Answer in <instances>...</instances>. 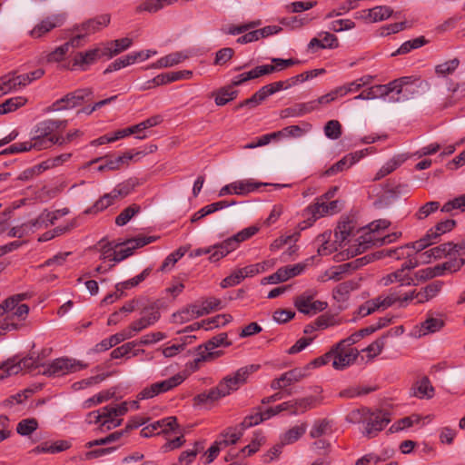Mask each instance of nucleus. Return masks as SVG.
Returning <instances> with one entry per match:
<instances>
[{
  "mask_svg": "<svg viewBox=\"0 0 465 465\" xmlns=\"http://www.w3.org/2000/svg\"><path fill=\"white\" fill-rule=\"evenodd\" d=\"M260 365L252 364L239 369L233 376L223 378L216 387L196 395L193 398L194 403L197 405L213 403L219 399L229 395L231 391H237L246 381L248 376L258 371Z\"/></svg>",
  "mask_w": 465,
  "mask_h": 465,
  "instance_id": "nucleus-1",
  "label": "nucleus"
},
{
  "mask_svg": "<svg viewBox=\"0 0 465 465\" xmlns=\"http://www.w3.org/2000/svg\"><path fill=\"white\" fill-rule=\"evenodd\" d=\"M231 345L232 341H228L227 333H219L207 341L203 345L198 346V357L194 361L197 364L201 361H207L220 357L223 352L222 351H213V350L219 346L229 347Z\"/></svg>",
  "mask_w": 465,
  "mask_h": 465,
  "instance_id": "nucleus-2",
  "label": "nucleus"
},
{
  "mask_svg": "<svg viewBox=\"0 0 465 465\" xmlns=\"http://www.w3.org/2000/svg\"><path fill=\"white\" fill-rule=\"evenodd\" d=\"M87 364L80 361L58 358L54 360L50 364L45 365L42 373L49 377H60L68 373L85 369Z\"/></svg>",
  "mask_w": 465,
  "mask_h": 465,
  "instance_id": "nucleus-3",
  "label": "nucleus"
},
{
  "mask_svg": "<svg viewBox=\"0 0 465 465\" xmlns=\"http://www.w3.org/2000/svg\"><path fill=\"white\" fill-rule=\"evenodd\" d=\"M40 366L45 367V365L40 362L39 356L36 358L25 357L20 360L17 357L10 358L5 361V374H0V380L17 374L24 369L31 371Z\"/></svg>",
  "mask_w": 465,
  "mask_h": 465,
  "instance_id": "nucleus-4",
  "label": "nucleus"
},
{
  "mask_svg": "<svg viewBox=\"0 0 465 465\" xmlns=\"http://www.w3.org/2000/svg\"><path fill=\"white\" fill-rule=\"evenodd\" d=\"M391 421L390 412L383 410H377L371 413L366 420L364 435L368 438L375 437Z\"/></svg>",
  "mask_w": 465,
  "mask_h": 465,
  "instance_id": "nucleus-5",
  "label": "nucleus"
},
{
  "mask_svg": "<svg viewBox=\"0 0 465 465\" xmlns=\"http://www.w3.org/2000/svg\"><path fill=\"white\" fill-rule=\"evenodd\" d=\"M332 352V366L336 370H343L353 363L358 356L359 351L356 348L338 347V343L331 350Z\"/></svg>",
  "mask_w": 465,
  "mask_h": 465,
  "instance_id": "nucleus-6",
  "label": "nucleus"
},
{
  "mask_svg": "<svg viewBox=\"0 0 465 465\" xmlns=\"http://www.w3.org/2000/svg\"><path fill=\"white\" fill-rule=\"evenodd\" d=\"M357 242L358 244L356 245L355 250L351 251L352 255L361 254L373 246H381L391 243L395 241L392 240L391 233L381 237L373 235L371 232H364L358 238Z\"/></svg>",
  "mask_w": 465,
  "mask_h": 465,
  "instance_id": "nucleus-7",
  "label": "nucleus"
},
{
  "mask_svg": "<svg viewBox=\"0 0 465 465\" xmlns=\"http://www.w3.org/2000/svg\"><path fill=\"white\" fill-rule=\"evenodd\" d=\"M294 306L303 314L313 315L324 311L328 304L325 302L314 301L312 294L302 293L295 298Z\"/></svg>",
  "mask_w": 465,
  "mask_h": 465,
  "instance_id": "nucleus-8",
  "label": "nucleus"
},
{
  "mask_svg": "<svg viewBox=\"0 0 465 465\" xmlns=\"http://www.w3.org/2000/svg\"><path fill=\"white\" fill-rule=\"evenodd\" d=\"M66 19L65 14L52 15L38 23L29 33L33 38H41L56 27L62 26Z\"/></svg>",
  "mask_w": 465,
  "mask_h": 465,
  "instance_id": "nucleus-9",
  "label": "nucleus"
},
{
  "mask_svg": "<svg viewBox=\"0 0 465 465\" xmlns=\"http://www.w3.org/2000/svg\"><path fill=\"white\" fill-rule=\"evenodd\" d=\"M92 95L93 90L91 88L78 89L56 101L54 105H57L58 110L74 108L82 104L84 102L90 101Z\"/></svg>",
  "mask_w": 465,
  "mask_h": 465,
  "instance_id": "nucleus-10",
  "label": "nucleus"
},
{
  "mask_svg": "<svg viewBox=\"0 0 465 465\" xmlns=\"http://www.w3.org/2000/svg\"><path fill=\"white\" fill-rule=\"evenodd\" d=\"M371 151L372 148H366L361 151H357L355 153L346 154L341 160H339L337 163H335L330 168H328L324 172V175L332 176L349 169L355 163H357L360 159L364 157L367 153H369Z\"/></svg>",
  "mask_w": 465,
  "mask_h": 465,
  "instance_id": "nucleus-11",
  "label": "nucleus"
},
{
  "mask_svg": "<svg viewBox=\"0 0 465 465\" xmlns=\"http://www.w3.org/2000/svg\"><path fill=\"white\" fill-rule=\"evenodd\" d=\"M159 310L160 305L158 302H154L151 305L145 307L143 310V313H144V315L132 322V330L138 333L147 327L153 325L161 317Z\"/></svg>",
  "mask_w": 465,
  "mask_h": 465,
  "instance_id": "nucleus-12",
  "label": "nucleus"
},
{
  "mask_svg": "<svg viewBox=\"0 0 465 465\" xmlns=\"http://www.w3.org/2000/svg\"><path fill=\"white\" fill-rule=\"evenodd\" d=\"M262 185H268V183H243V182H234L230 184L223 186L219 191V196H224L226 194H238V195H245L251 192L255 191Z\"/></svg>",
  "mask_w": 465,
  "mask_h": 465,
  "instance_id": "nucleus-13",
  "label": "nucleus"
},
{
  "mask_svg": "<svg viewBox=\"0 0 465 465\" xmlns=\"http://www.w3.org/2000/svg\"><path fill=\"white\" fill-rule=\"evenodd\" d=\"M322 396H307L304 398L295 399L289 401L291 407V415H297L299 413H304L310 409L316 408L322 403Z\"/></svg>",
  "mask_w": 465,
  "mask_h": 465,
  "instance_id": "nucleus-14",
  "label": "nucleus"
},
{
  "mask_svg": "<svg viewBox=\"0 0 465 465\" xmlns=\"http://www.w3.org/2000/svg\"><path fill=\"white\" fill-rule=\"evenodd\" d=\"M111 22V15L109 14H103L94 18H90L80 25L75 26V30L84 31L85 35L94 34L100 31L102 28L106 27Z\"/></svg>",
  "mask_w": 465,
  "mask_h": 465,
  "instance_id": "nucleus-15",
  "label": "nucleus"
},
{
  "mask_svg": "<svg viewBox=\"0 0 465 465\" xmlns=\"http://www.w3.org/2000/svg\"><path fill=\"white\" fill-rule=\"evenodd\" d=\"M106 56L104 47H97L86 52L77 53L74 58V65H78L82 70H86L87 66L94 63L98 58Z\"/></svg>",
  "mask_w": 465,
  "mask_h": 465,
  "instance_id": "nucleus-16",
  "label": "nucleus"
},
{
  "mask_svg": "<svg viewBox=\"0 0 465 465\" xmlns=\"http://www.w3.org/2000/svg\"><path fill=\"white\" fill-rule=\"evenodd\" d=\"M29 312V307L25 303H18L15 309L9 311L7 316L1 322V328L5 331L16 330L18 327L17 323H15L13 320L17 318L19 321L25 320Z\"/></svg>",
  "mask_w": 465,
  "mask_h": 465,
  "instance_id": "nucleus-17",
  "label": "nucleus"
},
{
  "mask_svg": "<svg viewBox=\"0 0 465 465\" xmlns=\"http://www.w3.org/2000/svg\"><path fill=\"white\" fill-rule=\"evenodd\" d=\"M272 73H274V67H272L271 64L259 65L249 72H245L235 76L232 80V85H241L249 80L256 79Z\"/></svg>",
  "mask_w": 465,
  "mask_h": 465,
  "instance_id": "nucleus-18",
  "label": "nucleus"
},
{
  "mask_svg": "<svg viewBox=\"0 0 465 465\" xmlns=\"http://www.w3.org/2000/svg\"><path fill=\"white\" fill-rule=\"evenodd\" d=\"M67 121L47 119L36 125L35 134L40 137L54 136L53 133L58 129H63L66 126Z\"/></svg>",
  "mask_w": 465,
  "mask_h": 465,
  "instance_id": "nucleus-19",
  "label": "nucleus"
},
{
  "mask_svg": "<svg viewBox=\"0 0 465 465\" xmlns=\"http://www.w3.org/2000/svg\"><path fill=\"white\" fill-rule=\"evenodd\" d=\"M134 154L131 152H126L123 155H119L117 157H111V156H104V157H99L96 158L91 162L88 163L89 165L98 163L100 161L105 162V167H107V170H118L123 166L124 164H127L129 161H131L134 158Z\"/></svg>",
  "mask_w": 465,
  "mask_h": 465,
  "instance_id": "nucleus-20",
  "label": "nucleus"
},
{
  "mask_svg": "<svg viewBox=\"0 0 465 465\" xmlns=\"http://www.w3.org/2000/svg\"><path fill=\"white\" fill-rule=\"evenodd\" d=\"M381 282L385 286H388L393 282H398L399 284L408 286L414 284L413 277L401 267L395 272L382 277Z\"/></svg>",
  "mask_w": 465,
  "mask_h": 465,
  "instance_id": "nucleus-21",
  "label": "nucleus"
},
{
  "mask_svg": "<svg viewBox=\"0 0 465 465\" xmlns=\"http://www.w3.org/2000/svg\"><path fill=\"white\" fill-rule=\"evenodd\" d=\"M132 39L128 37H124L106 43V45L104 46L106 56L111 58L117 55L123 51L128 49L132 45Z\"/></svg>",
  "mask_w": 465,
  "mask_h": 465,
  "instance_id": "nucleus-22",
  "label": "nucleus"
},
{
  "mask_svg": "<svg viewBox=\"0 0 465 465\" xmlns=\"http://www.w3.org/2000/svg\"><path fill=\"white\" fill-rule=\"evenodd\" d=\"M233 86L232 83L230 85L223 86L212 94L214 96L216 105L223 106L237 97L238 91L233 90Z\"/></svg>",
  "mask_w": 465,
  "mask_h": 465,
  "instance_id": "nucleus-23",
  "label": "nucleus"
},
{
  "mask_svg": "<svg viewBox=\"0 0 465 465\" xmlns=\"http://www.w3.org/2000/svg\"><path fill=\"white\" fill-rule=\"evenodd\" d=\"M454 252L453 250V242H449L445 243H441L439 246L431 248L430 250L423 252L420 256L425 257L424 262H430L431 257L435 259H440L442 257H446Z\"/></svg>",
  "mask_w": 465,
  "mask_h": 465,
  "instance_id": "nucleus-24",
  "label": "nucleus"
},
{
  "mask_svg": "<svg viewBox=\"0 0 465 465\" xmlns=\"http://www.w3.org/2000/svg\"><path fill=\"white\" fill-rule=\"evenodd\" d=\"M362 13L367 14L369 23H376L389 18L392 15L393 10L387 5H378L371 9L362 10Z\"/></svg>",
  "mask_w": 465,
  "mask_h": 465,
  "instance_id": "nucleus-25",
  "label": "nucleus"
},
{
  "mask_svg": "<svg viewBox=\"0 0 465 465\" xmlns=\"http://www.w3.org/2000/svg\"><path fill=\"white\" fill-rule=\"evenodd\" d=\"M208 314V311L203 309L202 305L190 304L178 313H174L173 317L179 316L182 322H187L191 318H198Z\"/></svg>",
  "mask_w": 465,
  "mask_h": 465,
  "instance_id": "nucleus-26",
  "label": "nucleus"
},
{
  "mask_svg": "<svg viewBox=\"0 0 465 465\" xmlns=\"http://www.w3.org/2000/svg\"><path fill=\"white\" fill-rule=\"evenodd\" d=\"M138 56H141V54L132 53L121 58H118L107 66V68L104 71V74H107L114 71L120 70L121 68H124L127 65H130L138 60Z\"/></svg>",
  "mask_w": 465,
  "mask_h": 465,
  "instance_id": "nucleus-27",
  "label": "nucleus"
},
{
  "mask_svg": "<svg viewBox=\"0 0 465 465\" xmlns=\"http://www.w3.org/2000/svg\"><path fill=\"white\" fill-rule=\"evenodd\" d=\"M211 247L213 248V251L210 252L209 260L213 262L220 261L222 258L234 250L227 239L221 243Z\"/></svg>",
  "mask_w": 465,
  "mask_h": 465,
  "instance_id": "nucleus-28",
  "label": "nucleus"
},
{
  "mask_svg": "<svg viewBox=\"0 0 465 465\" xmlns=\"http://www.w3.org/2000/svg\"><path fill=\"white\" fill-rule=\"evenodd\" d=\"M308 375V372L303 368H294L290 370L280 376V381H283L285 386H290L292 383L299 382Z\"/></svg>",
  "mask_w": 465,
  "mask_h": 465,
  "instance_id": "nucleus-29",
  "label": "nucleus"
},
{
  "mask_svg": "<svg viewBox=\"0 0 465 465\" xmlns=\"http://www.w3.org/2000/svg\"><path fill=\"white\" fill-rule=\"evenodd\" d=\"M356 287L351 281L343 282L338 284L332 291L333 298L338 302H344L348 299L349 294Z\"/></svg>",
  "mask_w": 465,
  "mask_h": 465,
  "instance_id": "nucleus-30",
  "label": "nucleus"
},
{
  "mask_svg": "<svg viewBox=\"0 0 465 465\" xmlns=\"http://www.w3.org/2000/svg\"><path fill=\"white\" fill-rule=\"evenodd\" d=\"M27 99L23 96H15L5 100L0 104V114H6L15 112L18 108L24 106Z\"/></svg>",
  "mask_w": 465,
  "mask_h": 465,
  "instance_id": "nucleus-31",
  "label": "nucleus"
},
{
  "mask_svg": "<svg viewBox=\"0 0 465 465\" xmlns=\"http://www.w3.org/2000/svg\"><path fill=\"white\" fill-rule=\"evenodd\" d=\"M428 42L429 41L424 36H420L418 38L406 41L398 48L396 52L391 54V56L408 54L413 49H417L425 45L426 44H428Z\"/></svg>",
  "mask_w": 465,
  "mask_h": 465,
  "instance_id": "nucleus-32",
  "label": "nucleus"
},
{
  "mask_svg": "<svg viewBox=\"0 0 465 465\" xmlns=\"http://www.w3.org/2000/svg\"><path fill=\"white\" fill-rule=\"evenodd\" d=\"M141 211L140 205L133 203L124 208L115 218V223L118 226L125 225L135 214Z\"/></svg>",
  "mask_w": 465,
  "mask_h": 465,
  "instance_id": "nucleus-33",
  "label": "nucleus"
},
{
  "mask_svg": "<svg viewBox=\"0 0 465 465\" xmlns=\"http://www.w3.org/2000/svg\"><path fill=\"white\" fill-rule=\"evenodd\" d=\"M306 423L296 425L288 430L282 437V444H291L298 440L306 431Z\"/></svg>",
  "mask_w": 465,
  "mask_h": 465,
  "instance_id": "nucleus-34",
  "label": "nucleus"
},
{
  "mask_svg": "<svg viewBox=\"0 0 465 465\" xmlns=\"http://www.w3.org/2000/svg\"><path fill=\"white\" fill-rule=\"evenodd\" d=\"M258 231L259 229L256 226H250L242 230L235 235L228 238L227 241L230 242V244L235 250L240 242L248 240L249 238L253 236Z\"/></svg>",
  "mask_w": 465,
  "mask_h": 465,
  "instance_id": "nucleus-35",
  "label": "nucleus"
},
{
  "mask_svg": "<svg viewBox=\"0 0 465 465\" xmlns=\"http://www.w3.org/2000/svg\"><path fill=\"white\" fill-rule=\"evenodd\" d=\"M412 81L403 85V94H415L421 91L429 89L430 84L427 81L420 80V77L411 76Z\"/></svg>",
  "mask_w": 465,
  "mask_h": 465,
  "instance_id": "nucleus-36",
  "label": "nucleus"
},
{
  "mask_svg": "<svg viewBox=\"0 0 465 465\" xmlns=\"http://www.w3.org/2000/svg\"><path fill=\"white\" fill-rule=\"evenodd\" d=\"M444 326V322L440 319L430 317L421 322L420 335H427L441 330Z\"/></svg>",
  "mask_w": 465,
  "mask_h": 465,
  "instance_id": "nucleus-37",
  "label": "nucleus"
},
{
  "mask_svg": "<svg viewBox=\"0 0 465 465\" xmlns=\"http://www.w3.org/2000/svg\"><path fill=\"white\" fill-rule=\"evenodd\" d=\"M150 272H151V269L146 268L140 274L136 275L135 277H134L130 280H127L125 282L117 283L115 286L116 291L121 292L123 293L124 290L137 286L140 282H143L146 279V277L150 274Z\"/></svg>",
  "mask_w": 465,
  "mask_h": 465,
  "instance_id": "nucleus-38",
  "label": "nucleus"
},
{
  "mask_svg": "<svg viewBox=\"0 0 465 465\" xmlns=\"http://www.w3.org/2000/svg\"><path fill=\"white\" fill-rule=\"evenodd\" d=\"M178 426L176 417L170 416L151 424L152 431L161 429L159 433H167L170 430H174Z\"/></svg>",
  "mask_w": 465,
  "mask_h": 465,
  "instance_id": "nucleus-39",
  "label": "nucleus"
},
{
  "mask_svg": "<svg viewBox=\"0 0 465 465\" xmlns=\"http://www.w3.org/2000/svg\"><path fill=\"white\" fill-rule=\"evenodd\" d=\"M38 428V421L35 418L20 420L16 426V432L21 436H29Z\"/></svg>",
  "mask_w": 465,
  "mask_h": 465,
  "instance_id": "nucleus-40",
  "label": "nucleus"
},
{
  "mask_svg": "<svg viewBox=\"0 0 465 465\" xmlns=\"http://www.w3.org/2000/svg\"><path fill=\"white\" fill-rule=\"evenodd\" d=\"M456 226V221L448 219L438 223L433 228L430 229L428 232H432V239L437 240L441 234L450 232Z\"/></svg>",
  "mask_w": 465,
  "mask_h": 465,
  "instance_id": "nucleus-41",
  "label": "nucleus"
},
{
  "mask_svg": "<svg viewBox=\"0 0 465 465\" xmlns=\"http://www.w3.org/2000/svg\"><path fill=\"white\" fill-rule=\"evenodd\" d=\"M26 298V293H19L5 299L0 304V316L5 314V312H8L9 311H13L14 309H15L17 304L20 303V302L25 300Z\"/></svg>",
  "mask_w": 465,
  "mask_h": 465,
  "instance_id": "nucleus-42",
  "label": "nucleus"
},
{
  "mask_svg": "<svg viewBox=\"0 0 465 465\" xmlns=\"http://www.w3.org/2000/svg\"><path fill=\"white\" fill-rule=\"evenodd\" d=\"M98 244L101 246V259L113 261L114 253L116 252V249L120 247L123 242H107L104 238L102 239Z\"/></svg>",
  "mask_w": 465,
  "mask_h": 465,
  "instance_id": "nucleus-43",
  "label": "nucleus"
},
{
  "mask_svg": "<svg viewBox=\"0 0 465 465\" xmlns=\"http://www.w3.org/2000/svg\"><path fill=\"white\" fill-rule=\"evenodd\" d=\"M183 381V378L180 374H176L167 380L155 382L154 387H157L159 393H163L180 385Z\"/></svg>",
  "mask_w": 465,
  "mask_h": 465,
  "instance_id": "nucleus-44",
  "label": "nucleus"
},
{
  "mask_svg": "<svg viewBox=\"0 0 465 465\" xmlns=\"http://www.w3.org/2000/svg\"><path fill=\"white\" fill-rule=\"evenodd\" d=\"M460 65V60L453 58L435 66V73L439 76H447L455 72Z\"/></svg>",
  "mask_w": 465,
  "mask_h": 465,
  "instance_id": "nucleus-45",
  "label": "nucleus"
},
{
  "mask_svg": "<svg viewBox=\"0 0 465 465\" xmlns=\"http://www.w3.org/2000/svg\"><path fill=\"white\" fill-rule=\"evenodd\" d=\"M420 420V416L411 415L409 417H404L398 421L394 422L389 429L391 433L398 432L403 429L411 427L414 423H419Z\"/></svg>",
  "mask_w": 465,
  "mask_h": 465,
  "instance_id": "nucleus-46",
  "label": "nucleus"
},
{
  "mask_svg": "<svg viewBox=\"0 0 465 465\" xmlns=\"http://www.w3.org/2000/svg\"><path fill=\"white\" fill-rule=\"evenodd\" d=\"M267 98L265 93L262 88H260L255 94H253L250 98L243 100L241 102L235 109L238 110L242 107L248 106L249 108H254L262 104Z\"/></svg>",
  "mask_w": 465,
  "mask_h": 465,
  "instance_id": "nucleus-47",
  "label": "nucleus"
},
{
  "mask_svg": "<svg viewBox=\"0 0 465 465\" xmlns=\"http://www.w3.org/2000/svg\"><path fill=\"white\" fill-rule=\"evenodd\" d=\"M268 420L266 415L264 414V411H261V408H258V411L254 414H251L246 416L243 420L240 423V426L242 430H246L248 428H251L254 425H258L261 422Z\"/></svg>",
  "mask_w": 465,
  "mask_h": 465,
  "instance_id": "nucleus-48",
  "label": "nucleus"
},
{
  "mask_svg": "<svg viewBox=\"0 0 465 465\" xmlns=\"http://www.w3.org/2000/svg\"><path fill=\"white\" fill-rule=\"evenodd\" d=\"M71 153H63L53 158H49L38 164V169L45 171L63 164L71 158Z\"/></svg>",
  "mask_w": 465,
  "mask_h": 465,
  "instance_id": "nucleus-49",
  "label": "nucleus"
},
{
  "mask_svg": "<svg viewBox=\"0 0 465 465\" xmlns=\"http://www.w3.org/2000/svg\"><path fill=\"white\" fill-rule=\"evenodd\" d=\"M54 145L53 136L50 137H40V135L35 134L32 140L29 142L28 148L41 151L44 149L50 148Z\"/></svg>",
  "mask_w": 465,
  "mask_h": 465,
  "instance_id": "nucleus-50",
  "label": "nucleus"
},
{
  "mask_svg": "<svg viewBox=\"0 0 465 465\" xmlns=\"http://www.w3.org/2000/svg\"><path fill=\"white\" fill-rule=\"evenodd\" d=\"M353 225L350 220L341 221L339 223L337 229L335 230V238L337 241L343 242L352 232Z\"/></svg>",
  "mask_w": 465,
  "mask_h": 465,
  "instance_id": "nucleus-51",
  "label": "nucleus"
},
{
  "mask_svg": "<svg viewBox=\"0 0 465 465\" xmlns=\"http://www.w3.org/2000/svg\"><path fill=\"white\" fill-rule=\"evenodd\" d=\"M113 405H108L101 410L91 411L87 414L88 418H95L94 424L101 422L102 420H109L114 419V414L113 413Z\"/></svg>",
  "mask_w": 465,
  "mask_h": 465,
  "instance_id": "nucleus-52",
  "label": "nucleus"
},
{
  "mask_svg": "<svg viewBox=\"0 0 465 465\" xmlns=\"http://www.w3.org/2000/svg\"><path fill=\"white\" fill-rule=\"evenodd\" d=\"M260 25V21H252L246 24L234 25H230L227 29H223V31L227 35H236L240 34L246 33L247 31L253 29L254 27Z\"/></svg>",
  "mask_w": 465,
  "mask_h": 465,
  "instance_id": "nucleus-53",
  "label": "nucleus"
},
{
  "mask_svg": "<svg viewBox=\"0 0 465 465\" xmlns=\"http://www.w3.org/2000/svg\"><path fill=\"white\" fill-rule=\"evenodd\" d=\"M232 321V317L231 314H219L213 318L203 320V323H205V330H210L214 327H219L220 325L223 326Z\"/></svg>",
  "mask_w": 465,
  "mask_h": 465,
  "instance_id": "nucleus-54",
  "label": "nucleus"
},
{
  "mask_svg": "<svg viewBox=\"0 0 465 465\" xmlns=\"http://www.w3.org/2000/svg\"><path fill=\"white\" fill-rule=\"evenodd\" d=\"M325 135L332 140H336L341 135V125L337 120H330L324 126Z\"/></svg>",
  "mask_w": 465,
  "mask_h": 465,
  "instance_id": "nucleus-55",
  "label": "nucleus"
},
{
  "mask_svg": "<svg viewBox=\"0 0 465 465\" xmlns=\"http://www.w3.org/2000/svg\"><path fill=\"white\" fill-rule=\"evenodd\" d=\"M440 208V203L437 201L428 202L425 204L421 205L415 216L418 220H423L427 218L430 214L435 213Z\"/></svg>",
  "mask_w": 465,
  "mask_h": 465,
  "instance_id": "nucleus-56",
  "label": "nucleus"
},
{
  "mask_svg": "<svg viewBox=\"0 0 465 465\" xmlns=\"http://www.w3.org/2000/svg\"><path fill=\"white\" fill-rule=\"evenodd\" d=\"M434 389L430 384V380L427 377H423L417 387L415 395L420 398L427 397L431 398L433 396Z\"/></svg>",
  "mask_w": 465,
  "mask_h": 465,
  "instance_id": "nucleus-57",
  "label": "nucleus"
},
{
  "mask_svg": "<svg viewBox=\"0 0 465 465\" xmlns=\"http://www.w3.org/2000/svg\"><path fill=\"white\" fill-rule=\"evenodd\" d=\"M16 84L14 81V73H9L0 77V97L13 90H16Z\"/></svg>",
  "mask_w": 465,
  "mask_h": 465,
  "instance_id": "nucleus-58",
  "label": "nucleus"
},
{
  "mask_svg": "<svg viewBox=\"0 0 465 465\" xmlns=\"http://www.w3.org/2000/svg\"><path fill=\"white\" fill-rule=\"evenodd\" d=\"M159 237L157 236H137L134 238L127 239L126 241L123 242V244H130L134 247V250H136L138 248H142L151 242H155Z\"/></svg>",
  "mask_w": 465,
  "mask_h": 465,
  "instance_id": "nucleus-59",
  "label": "nucleus"
},
{
  "mask_svg": "<svg viewBox=\"0 0 465 465\" xmlns=\"http://www.w3.org/2000/svg\"><path fill=\"white\" fill-rule=\"evenodd\" d=\"M329 427L330 421L327 419L318 420L314 422L310 431V436L313 439L320 438L326 433Z\"/></svg>",
  "mask_w": 465,
  "mask_h": 465,
  "instance_id": "nucleus-60",
  "label": "nucleus"
},
{
  "mask_svg": "<svg viewBox=\"0 0 465 465\" xmlns=\"http://www.w3.org/2000/svg\"><path fill=\"white\" fill-rule=\"evenodd\" d=\"M306 211L314 217V220L318 218L329 214V210L327 207V203L318 201L312 205L308 206Z\"/></svg>",
  "mask_w": 465,
  "mask_h": 465,
  "instance_id": "nucleus-61",
  "label": "nucleus"
},
{
  "mask_svg": "<svg viewBox=\"0 0 465 465\" xmlns=\"http://www.w3.org/2000/svg\"><path fill=\"white\" fill-rule=\"evenodd\" d=\"M202 450H203V443L201 441H196L194 443L193 449L184 450L180 454L179 461H186L187 464L191 463L196 457L197 453Z\"/></svg>",
  "mask_w": 465,
  "mask_h": 465,
  "instance_id": "nucleus-62",
  "label": "nucleus"
},
{
  "mask_svg": "<svg viewBox=\"0 0 465 465\" xmlns=\"http://www.w3.org/2000/svg\"><path fill=\"white\" fill-rule=\"evenodd\" d=\"M121 337L117 335V333L110 336L108 339H104L99 343H97L94 347L95 352H101L111 349L112 347L119 344Z\"/></svg>",
  "mask_w": 465,
  "mask_h": 465,
  "instance_id": "nucleus-63",
  "label": "nucleus"
},
{
  "mask_svg": "<svg viewBox=\"0 0 465 465\" xmlns=\"http://www.w3.org/2000/svg\"><path fill=\"white\" fill-rule=\"evenodd\" d=\"M234 55V50L231 47H223L215 54L214 64L223 65L230 61Z\"/></svg>",
  "mask_w": 465,
  "mask_h": 465,
  "instance_id": "nucleus-64",
  "label": "nucleus"
}]
</instances>
